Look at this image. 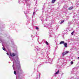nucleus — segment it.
<instances>
[{"mask_svg":"<svg viewBox=\"0 0 79 79\" xmlns=\"http://www.w3.org/2000/svg\"><path fill=\"white\" fill-rule=\"evenodd\" d=\"M9 58H10V60L13 61V69L15 70V69H14V67H13V66H14V64H15V63H16V60H15V58H10V56H9Z\"/></svg>","mask_w":79,"mask_h":79,"instance_id":"f257e3e1","label":"nucleus"},{"mask_svg":"<svg viewBox=\"0 0 79 79\" xmlns=\"http://www.w3.org/2000/svg\"><path fill=\"white\" fill-rule=\"evenodd\" d=\"M69 52V51H66L65 52H63L62 53V55L63 56H64V55H66V54H67V53H68Z\"/></svg>","mask_w":79,"mask_h":79,"instance_id":"f03ea898","label":"nucleus"},{"mask_svg":"<svg viewBox=\"0 0 79 79\" xmlns=\"http://www.w3.org/2000/svg\"><path fill=\"white\" fill-rule=\"evenodd\" d=\"M10 55L11 57L12 56H15V55H16V54H15L13 53L12 54H11V53H10Z\"/></svg>","mask_w":79,"mask_h":79,"instance_id":"7ed1b4c3","label":"nucleus"},{"mask_svg":"<svg viewBox=\"0 0 79 79\" xmlns=\"http://www.w3.org/2000/svg\"><path fill=\"white\" fill-rule=\"evenodd\" d=\"M64 45L65 47H67V43H64Z\"/></svg>","mask_w":79,"mask_h":79,"instance_id":"20e7f679","label":"nucleus"},{"mask_svg":"<svg viewBox=\"0 0 79 79\" xmlns=\"http://www.w3.org/2000/svg\"><path fill=\"white\" fill-rule=\"evenodd\" d=\"M17 63H18L19 65V59H18V58L17 59Z\"/></svg>","mask_w":79,"mask_h":79,"instance_id":"39448f33","label":"nucleus"},{"mask_svg":"<svg viewBox=\"0 0 79 79\" xmlns=\"http://www.w3.org/2000/svg\"><path fill=\"white\" fill-rule=\"evenodd\" d=\"M73 8V6L70 7L69 8V10H72Z\"/></svg>","mask_w":79,"mask_h":79,"instance_id":"423d86ee","label":"nucleus"},{"mask_svg":"<svg viewBox=\"0 0 79 79\" xmlns=\"http://www.w3.org/2000/svg\"><path fill=\"white\" fill-rule=\"evenodd\" d=\"M56 0H52V3H55V1H56Z\"/></svg>","mask_w":79,"mask_h":79,"instance_id":"0eeeda50","label":"nucleus"},{"mask_svg":"<svg viewBox=\"0 0 79 79\" xmlns=\"http://www.w3.org/2000/svg\"><path fill=\"white\" fill-rule=\"evenodd\" d=\"M64 44V41H61L60 43V44Z\"/></svg>","mask_w":79,"mask_h":79,"instance_id":"6e6552de","label":"nucleus"},{"mask_svg":"<svg viewBox=\"0 0 79 79\" xmlns=\"http://www.w3.org/2000/svg\"><path fill=\"white\" fill-rule=\"evenodd\" d=\"M59 71H60L59 70H58V71L55 74H58V73H59Z\"/></svg>","mask_w":79,"mask_h":79,"instance_id":"1a4fd4ad","label":"nucleus"},{"mask_svg":"<svg viewBox=\"0 0 79 79\" xmlns=\"http://www.w3.org/2000/svg\"><path fill=\"white\" fill-rule=\"evenodd\" d=\"M64 20H63L61 21V22H60V24H62V23H64Z\"/></svg>","mask_w":79,"mask_h":79,"instance_id":"9d476101","label":"nucleus"},{"mask_svg":"<svg viewBox=\"0 0 79 79\" xmlns=\"http://www.w3.org/2000/svg\"><path fill=\"white\" fill-rule=\"evenodd\" d=\"M14 73L15 75H16V71H14Z\"/></svg>","mask_w":79,"mask_h":79,"instance_id":"9b49d317","label":"nucleus"},{"mask_svg":"<svg viewBox=\"0 0 79 79\" xmlns=\"http://www.w3.org/2000/svg\"><path fill=\"white\" fill-rule=\"evenodd\" d=\"M46 45H48V43L47 41H46Z\"/></svg>","mask_w":79,"mask_h":79,"instance_id":"f8f14e48","label":"nucleus"},{"mask_svg":"<svg viewBox=\"0 0 79 79\" xmlns=\"http://www.w3.org/2000/svg\"><path fill=\"white\" fill-rule=\"evenodd\" d=\"M74 31H73L71 33L72 35H73V34H74Z\"/></svg>","mask_w":79,"mask_h":79,"instance_id":"ddd939ff","label":"nucleus"},{"mask_svg":"<svg viewBox=\"0 0 79 79\" xmlns=\"http://www.w3.org/2000/svg\"><path fill=\"white\" fill-rule=\"evenodd\" d=\"M2 49L3 50H5V48H4L3 47H2Z\"/></svg>","mask_w":79,"mask_h":79,"instance_id":"4468645a","label":"nucleus"},{"mask_svg":"<svg viewBox=\"0 0 79 79\" xmlns=\"http://www.w3.org/2000/svg\"><path fill=\"white\" fill-rule=\"evenodd\" d=\"M74 63L73 62V61H71V64H73Z\"/></svg>","mask_w":79,"mask_h":79,"instance_id":"2eb2a0df","label":"nucleus"},{"mask_svg":"<svg viewBox=\"0 0 79 79\" xmlns=\"http://www.w3.org/2000/svg\"><path fill=\"white\" fill-rule=\"evenodd\" d=\"M36 29H39V28L37 27H36Z\"/></svg>","mask_w":79,"mask_h":79,"instance_id":"dca6fc26","label":"nucleus"},{"mask_svg":"<svg viewBox=\"0 0 79 79\" xmlns=\"http://www.w3.org/2000/svg\"><path fill=\"white\" fill-rule=\"evenodd\" d=\"M34 14H35V12H34L33 13V15H34Z\"/></svg>","mask_w":79,"mask_h":79,"instance_id":"f3484780","label":"nucleus"},{"mask_svg":"<svg viewBox=\"0 0 79 79\" xmlns=\"http://www.w3.org/2000/svg\"><path fill=\"white\" fill-rule=\"evenodd\" d=\"M6 54H7V55H8V53H7Z\"/></svg>","mask_w":79,"mask_h":79,"instance_id":"a211bd4d","label":"nucleus"},{"mask_svg":"<svg viewBox=\"0 0 79 79\" xmlns=\"http://www.w3.org/2000/svg\"><path fill=\"white\" fill-rule=\"evenodd\" d=\"M19 68H21V67H20V66H19Z\"/></svg>","mask_w":79,"mask_h":79,"instance_id":"6ab92c4d","label":"nucleus"},{"mask_svg":"<svg viewBox=\"0 0 79 79\" xmlns=\"http://www.w3.org/2000/svg\"><path fill=\"white\" fill-rule=\"evenodd\" d=\"M26 1H27V0H26Z\"/></svg>","mask_w":79,"mask_h":79,"instance_id":"aec40b11","label":"nucleus"},{"mask_svg":"<svg viewBox=\"0 0 79 79\" xmlns=\"http://www.w3.org/2000/svg\"><path fill=\"white\" fill-rule=\"evenodd\" d=\"M78 58H79V57H78Z\"/></svg>","mask_w":79,"mask_h":79,"instance_id":"412c9836","label":"nucleus"},{"mask_svg":"<svg viewBox=\"0 0 79 79\" xmlns=\"http://www.w3.org/2000/svg\"><path fill=\"white\" fill-rule=\"evenodd\" d=\"M16 67H17V66H16Z\"/></svg>","mask_w":79,"mask_h":79,"instance_id":"4be33fe9","label":"nucleus"}]
</instances>
